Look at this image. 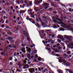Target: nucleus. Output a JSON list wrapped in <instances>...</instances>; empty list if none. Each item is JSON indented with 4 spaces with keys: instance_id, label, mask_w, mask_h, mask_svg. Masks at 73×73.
<instances>
[{
    "instance_id": "20e7f679",
    "label": "nucleus",
    "mask_w": 73,
    "mask_h": 73,
    "mask_svg": "<svg viewBox=\"0 0 73 73\" xmlns=\"http://www.w3.org/2000/svg\"><path fill=\"white\" fill-rule=\"evenodd\" d=\"M34 72H35V69L34 68H31V69L29 70V72L31 73H33Z\"/></svg>"
},
{
    "instance_id": "2eb2a0df",
    "label": "nucleus",
    "mask_w": 73,
    "mask_h": 73,
    "mask_svg": "<svg viewBox=\"0 0 73 73\" xmlns=\"http://www.w3.org/2000/svg\"><path fill=\"white\" fill-rule=\"evenodd\" d=\"M12 39H13V38L12 37H11L9 36L8 37V40H12Z\"/></svg>"
},
{
    "instance_id": "2f4dec72",
    "label": "nucleus",
    "mask_w": 73,
    "mask_h": 73,
    "mask_svg": "<svg viewBox=\"0 0 73 73\" xmlns=\"http://www.w3.org/2000/svg\"><path fill=\"white\" fill-rule=\"evenodd\" d=\"M5 27V26H4V25H1V27L2 28H4V27Z\"/></svg>"
},
{
    "instance_id": "13d9d810",
    "label": "nucleus",
    "mask_w": 73,
    "mask_h": 73,
    "mask_svg": "<svg viewBox=\"0 0 73 73\" xmlns=\"http://www.w3.org/2000/svg\"><path fill=\"white\" fill-rule=\"evenodd\" d=\"M12 60H13V58L11 57L10 58L9 60H10V61Z\"/></svg>"
},
{
    "instance_id": "864d4df0",
    "label": "nucleus",
    "mask_w": 73,
    "mask_h": 73,
    "mask_svg": "<svg viewBox=\"0 0 73 73\" xmlns=\"http://www.w3.org/2000/svg\"><path fill=\"white\" fill-rule=\"evenodd\" d=\"M53 13H54V14H56V13H57V11H53Z\"/></svg>"
},
{
    "instance_id": "a18cd8bd",
    "label": "nucleus",
    "mask_w": 73,
    "mask_h": 73,
    "mask_svg": "<svg viewBox=\"0 0 73 73\" xmlns=\"http://www.w3.org/2000/svg\"><path fill=\"white\" fill-rule=\"evenodd\" d=\"M42 23V26H44V25H45V23H44L43 22Z\"/></svg>"
},
{
    "instance_id": "4c0bfd02",
    "label": "nucleus",
    "mask_w": 73,
    "mask_h": 73,
    "mask_svg": "<svg viewBox=\"0 0 73 73\" xmlns=\"http://www.w3.org/2000/svg\"><path fill=\"white\" fill-rule=\"evenodd\" d=\"M28 52L29 53H31V50H28Z\"/></svg>"
},
{
    "instance_id": "473e14b6",
    "label": "nucleus",
    "mask_w": 73,
    "mask_h": 73,
    "mask_svg": "<svg viewBox=\"0 0 73 73\" xmlns=\"http://www.w3.org/2000/svg\"><path fill=\"white\" fill-rule=\"evenodd\" d=\"M40 32L42 33V35H43L44 33V30L40 31Z\"/></svg>"
},
{
    "instance_id": "c85d7f7f",
    "label": "nucleus",
    "mask_w": 73,
    "mask_h": 73,
    "mask_svg": "<svg viewBox=\"0 0 73 73\" xmlns=\"http://www.w3.org/2000/svg\"><path fill=\"white\" fill-rule=\"evenodd\" d=\"M58 21H59L61 23L62 22V20L61 19H59V20H58Z\"/></svg>"
},
{
    "instance_id": "b1692460",
    "label": "nucleus",
    "mask_w": 73,
    "mask_h": 73,
    "mask_svg": "<svg viewBox=\"0 0 73 73\" xmlns=\"http://www.w3.org/2000/svg\"><path fill=\"white\" fill-rule=\"evenodd\" d=\"M31 22L33 24H35V21H34V20H32V21H31Z\"/></svg>"
},
{
    "instance_id": "680f3d73",
    "label": "nucleus",
    "mask_w": 73,
    "mask_h": 73,
    "mask_svg": "<svg viewBox=\"0 0 73 73\" xmlns=\"http://www.w3.org/2000/svg\"><path fill=\"white\" fill-rule=\"evenodd\" d=\"M21 50L22 51V52H23V53H25V52H26V51H24V50Z\"/></svg>"
},
{
    "instance_id": "9d476101",
    "label": "nucleus",
    "mask_w": 73,
    "mask_h": 73,
    "mask_svg": "<svg viewBox=\"0 0 73 73\" xmlns=\"http://www.w3.org/2000/svg\"><path fill=\"white\" fill-rule=\"evenodd\" d=\"M6 11L8 13L10 11V8L9 7H7L6 9Z\"/></svg>"
},
{
    "instance_id": "0e129e2a",
    "label": "nucleus",
    "mask_w": 73,
    "mask_h": 73,
    "mask_svg": "<svg viewBox=\"0 0 73 73\" xmlns=\"http://www.w3.org/2000/svg\"><path fill=\"white\" fill-rule=\"evenodd\" d=\"M14 41H12L11 43L12 45H13V44H14Z\"/></svg>"
},
{
    "instance_id": "72a5a7b5",
    "label": "nucleus",
    "mask_w": 73,
    "mask_h": 73,
    "mask_svg": "<svg viewBox=\"0 0 73 73\" xmlns=\"http://www.w3.org/2000/svg\"><path fill=\"white\" fill-rule=\"evenodd\" d=\"M68 72L69 73H73V71L71 70H70L68 71Z\"/></svg>"
},
{
    "instance_id": "603ef678",
    "label": "nucleus",
    "mask_w": 73,
    "mask_h": 73,
    "mask_svg": "<svg viewBox=\"0 0 73 73\" xmlns=\"http://www.w3.org/2000/svg\"><path fill=\"white\" fill-rule=\"evenodd\" d=\"M36 21H37V22H39V21H39V20H38V19H36Z\"/></svg>"
},
{
    "instance_id": "e2e57ef3",
    "label": "nucleus",
    "mask_w": 73,
    "mask_h": 73,
    "mask_svg": "<svg viewBox=\"0 0 73 73\" xmlns=\"http://www.w3.org/2000/svg\"><path fill=\"white\" fill-rule=\"evenodd\" d=\"M6 42H7V44H9V42L8 40H7L6 41Z\"/></svg>"
},
{
    "instance_id": "09e8293b",
    "label": "nucleus",
    "mask_w": 73,
    "mask_h": 73,
    "mask_svg": "<svg viewBox=\"0 0 73 73\" xmlns=\"http://www.w3.org/2000/svg\"><path fill=\"white\" fill-rule=\"evenodd\" d=\"M57 72L58 73H61V70H58Z\"/></svg>"
},
{
    "instance_id": "a211bd4d",
    "label": "nucleus",
    "mask_w": 73,
    "mask_h": 73,
    "mask_svg": "<svg viewBox=\"0 0 73 73\" xmlns=\"http://www.w3.org/2000/svg\"><path fill=\"white\" fill-rule=\"evenodd\" d=\"M53 28H57V25H53Z\"/></svg>"
},
{
    "instance_id": "5701e85b",
    "label": "nucleus",
    "mask_w": 73,
    "mask_h": 73,
    "mask_svg": "<svg viewBox=\"0 0 73 73\" xmlns=\"http://www.w3.org/2000/svg\"><path fill=\"white\" fill-rule=\"evenodd\" d=\"M29 11H30V12H32V11H33L31 9H29L28 11L27 12H28L29 13Z\"/></svg>"
},
{
    "instance_id": "aec40b11",
    "label": "nucleus",
    "mask_w": 73,
    "mask_h": 73,
    "mask_svg": "<svg viewBox=\"0 0 73 73\" xmlns=\"http://www.w3.org/2000/svg\"><path fill=\"white\" fill-rule=\"evenodd\" d=\"M37 50H35L33 51V52L34 53H35V54H36V53H37Z\"/></svg>"
},
{
    "instance_id": "412c9836",
    "label": "nucleus",
    "mask_w": 73,
    "mask_h": 73,
    "mask_svg": "<svg viewBox=\"0 0 73 73\" xmlns=\"http://www.w3.org/2000/svg\"><path fill=\"white\" fill-rule=\"evenodd\" d=\"M29 15H31V16H32V15H34L31 12L30 13L29 12Z\"/></svg>"
},
{
    "instance_id": "69168bd1",
    "label": "nucleus",
    "mask_w": 73,
    "mask_h": 73,
    "mask_svg": "<svg viewBox=\"0 0 73 73\" xmlns=\"http://www.w3.org/2000/svg\"><path fill=\"white\" fill-rule=\"evenodd\" d=\"M44 70H45L46 72V71H48V69L47 68H45L44 69Z\"/></svg>"
},
{
    "instance_id": "9b49d317",
    "label": "nucleus",
    "mask_w": 73,
    "mask_h": 73,
    "mask_svg": "<svg viewBox=\"0 0 73 73\" xmlns=\"http://www.w3.org/2000/svg\"><path fill=\"white\" fill-rule=\"evenodd\" d=\"M43 43L44 44V45H46V44H48V41H45L44 40H42V41Z\"/></svg>"
},
{
    "instance_id": "5fc2aeb1",
    "label": "nucleus",
    "mask_w": 73,
    "mask_h": 73,
    "mask_svg": "<svg viewBox=\"0 0 73 73\" xmlns=\"http://www.w3.org/2000/svg\"><path fill=\"white\" fill-rule=\"evenodd\" d=\"M17 71L18 72H21V71H20V70H19V69H17Z\"/></svg>"
},
{
    "instance_id": "a878e982",
    "label": "nucleus",
    "mask_w": 73,
    "mask_h": 73,
    "mask_svg": "<svg viewBox=\"0 0 73 73\" xmlns=\"http://www.w3.org/2000/svg\"><path fill=\"white\" fill-rule=\"evenodd\" d=\"M58 62H60V63L62 62V60L61 59H60L58 60Z\"/></svg>"
},
{
    "instance_id": "0eeeda50",
    "label": "nucleus",
    "mask_w": 73,
    "mask_h": 73,
    "mask_svg": "<svg viewBox=\"0 0 73 73\" xmlns=\"http://www.w3.org/2000/svg\"><path fill=\"white\" fill-rule=\"evenodd\" d=\"M38 61H44V59H42L41 57H38Z\"/></svg>"
},
{
    "instance_id": "bf43d9fd",
    "label": "nucleus",
    "mask_w": 73,
    "mask_h": 73,
    "mask_svg": "<svg viewBox=\"0 0 73 73\" xmlns=\"http://www.w3.org/2000/svg\"><path fill=\"white\" fill-rule=\"evenodd\" d=\"M48 51H49L50 52H51V50H50V48H48Z\"/></svg>"
},
{
    "instance_id": "7ed1b4c3",
    "label": "nucleus",
    "mask_w": 73,
    "mask_h": 73,
    "mask_svg": "<svg viewBox=\"0 0 73 73\" xmlns=\"http://www.w3.org/2000/svg\"><path fill=\"white\" fill-rule=\"evenodd\" d=\"M64 37L65 38H66L68 39V40H69L70 41H71V40H72V39L69 38V37H72V36H68H68L66 35H65Z\"/></svg>"
},
{
    "instance_id": "f3484780",
    "label": "nucleus",
    "mask_w": 73,
    "mask_h": 73,
    "mask_svg": "<svg viewBox=\"0 0 73 73\" xmlns=\"http://www.w3.org/2000/svg\"><path fill=\"white\" fill-rule=\"evenodd\" d=\"M48 42L49 43H50V42L52 41V39H48Z\"/></svg>"
},
{
    "instance_id": "bb28decb",
    "label": "nucleus",
    "mask_w": 73,
    "mask_h": 73,
    "mask_svg": "<svg viewBox=\"0 0 73 73\" xmlns=\"http://www.w3.org/2000/svg\"><path fill=\"white\" fill-rule=\"evenodd\" d=\"M62 62H63V64H65L66 63V61L65 60H63Z\"/></svg>"
},
{
    "instance_id": "c9c22d12",
    "label": "nucleus",
    "mask_w": 73,
    "mask_h": 73,
    "mask_svg": "<svg viewBox=\"0 0 73 73\" xmlns=\"http://www.w3.org/2000/svg\"><path fill=\"white\" fill-rule=\"evenodd\" d=\"M1 53L2 56H3V54H4V53H5V52H1Z\"/></svg>"
},
{
    "instance_id": "1a4fd4ad",
    "label": "nucleus",
    "mask_w": 73,
    "mask_h": 73,
    "mask_svg": "<svg viewBox=\"0 0 73 73\" xmlns=\"http://www.w3.org/2000/svg\"><path fill=\"white\" fill-rule=\"evenodd\" d=\"M32 2H30L29 3V5L28 4H27V5L28 7H31L32 6Z\"/></svg>"
},
{
    "instance_id": "cd10ccee",
    "label": "nucleus",
    "mask_w": 73,
    "mask_h": 73,
    "mask_svg": "<svg viewBox=\"0 0 73 73\" xmlns=\"http://www.w3.org/2000/svg\"><path fill=\"white\" fill-rule=\"evenodd\" d=\"M25 47H23V48H22L21 50H24L25 51Z\"/></svg>"
},
{
    "instance_id": "c03bdc74",
    "label": "nucleus",
    "mask_w": 73,
    "mask_h": 73,
    "mask_svg": "<svg viewBox=\"0 0 73 73\" xmlns=\"http://www.w3.org/2000/svg\"><path fill=\"white\" fill-rule=\"evenodd\" d=\"M69 11L70 12H72V9H71V8H69Z\"/></svg>"
},
{
    "instance_id": "052dcab7",
    "label": "nucleus",
    "mask_w": 73,
    "mask_h": 73,
    "mask_svg": "<svg viewBox=\"0 0 73 73\" xmlns=\"http://www.w3.org/2000/svg\"><path fill=\"white\" fill-rule=\"evenodd\" d=\"M56 44H55L53 46V48H56Z\"/></svg>"
},
{
    "instance_id": "7c9ffc66",
    "label": "nucleus",
    "mask_w": 73,
    "mask_h": 73,
    "mask_svg": "<svg viewBox=\"0 0 73 73\" xmlns=\"http://www.w3.org/2000/svg\"><path fill=\"white\" fill-rule=\"evenodd\" d=\"M7 33H8V34H9V35H11V32H10L9 31H8V32Z\"/></svg>"
},
{
    "instance_id": "f03ea898",
    "label": "nucleus",
    "mask_w": 73,
    "mask_h": 73,
    "mask_svg": "<svg viewBox=\"0 0 73 73\" xmlns=\"http://www.w3.org/2000/svg\"><path fill=\"white\" fill-rule=\"evenodd\" d=\"M42 5L43 7H47L49 5V4L45 3L42 4Z\"/></svg>"
},
{
    "instance_id": "39448f33",
    "label": "nucleus",
    "mask_w": 73,
    "mask_h": 73,
    "mask_svg": "<svg viewBox=\"0 0 73 73\" xmlns=\"http://www.w3.org/2000/svg\"><path fill=\"white\" fill-rule=\"evenodd\" d=\"M23 34L25 35L26 36V37H28L29 36L28 34L27 33H26L25 32V30H24L23 31Z\"/></svg>"
},
{
    "instance_id": "393cba45",
    "label": "nucleus",
    "mask_w": 73,
    "mask_h": 73,
    "mask_svg": "<svg viewBox=\"0 0 73 73\" xmlns=\"http://www.w3.org/2000/svg\"><path fill=\"white\" fill-rule=\"evenodd\" d=\"M8 19V17H6L5 16H3V19Z\"/></svg>"
},
{
    "instance_id": "58836bf2",
    "label": "nucleus",
    "mask_w": 73,
    "mask_h": 73,
    "mask_svg": "<svg viewBox=\"0 0 73 73\" xmlns=\"http://www.w3.org/2000/svg\"><path fill=\"white\" fill-rule=\"evenodd\" d=\"M34 62H38V61H37L36 59H34Z\"/></svg>"
},
{
    "instance_id": "4d7b16f0",
    "label": "nucleus",
    "mask_w": 73,
    "mask_h": 73,
    "mask_svg": "<svg viewBox=\"0 0 73 73\" xmlns=\"http://www.w3.org/2000/svg\"><path fill=\"white\" fill-rule=\"evenodd\" d=\"M38 70L39 71H41V68H38Z\"/></svg>"
},
{
    "instance_id": "49530a36",
    "label": "nucleus",
    "mask_w": 73,
    "mask_h": 73,
    "mask_svg": "<svg viewBox=\"0 0 73 73\" xmlns=\"http://www.w3.org/2000/svg\"><path fill=\"white\" fill-rule=\"evenodd\" d=\"M30 17H32L33 18V17H35V15H31V16H30Z\"/></svg>"
},
{
    "instance_id": "6e6552de",
    "label": "nucleus",
    "mask_w": 73,
    "mask_h": 73,
    "mask_svg": "<svg viewBox=\"0 0 73 73\" xmlns=\"http://www.w3.org/2000/svg\"><path fill=\"white\" fill-rule=\"evenodd\" d=\"M25 12H26V11L25 10H21V11H20L19 13H24Z\"/></svg>"
},
{
    "instance_id": "dca6fc26",
    "label": "nucleus",
    "mask_w": 73,
    "mask_h": 73,
    "mask_svg": "<svg viewBox=\"0 0 73 73\" xmlns=\"http://www.w3.org/2000/svg\"><path fill=\"white\" fill-rule=\"evenodd\" d=\"M61 24L62 25H64V26H66V24L64 23H63L62 22L61 23Z\"/></svg>"
},
{
    "instance_id": "774afa93",
    "label": "nucleus",
    "mask_w": 73,
    "mask_h": 73,
    "mask_svg": "<svg viewBox=\"0 0 73 73\" xmlns=\"http://www.w3.org/2000/svg\"><path fill=\"white\" fill-rule=\"evenodd\" d=\"M55 4L53 3L52 4V7H55Z\"/></svg>"
},
{
    "instance_id": "ddd939ff",
    "label": "nucleus",
    "mask_w": 73,
    "mask_h": 73,
    "mask_svg": "<svg viewBox=\"0 0 73 73\" xmlns=\"http://www.w3.org/2000/svg\"><path fill=\"white\" fill-rule=\"evenodd\" d=\"M64 29L62 28H60L59 29V31H64Z\"/></svg>"
},
{
    "instance_id": "e433bc0d",
    "label": "nucleus",
    "mask_w": 73,
    "mask_h": 73,
    "mask_svg": "<svg viewBox=\"0 0 73 73\" xmlns=\"http://www.w3.org/2000/svg\"><path fill=\"white\" fill-rule=\"evenodd\" d=\"M27 56L28 57H31V54H27Z\"/></svg>"
},
{
    "instance_id": "338daca9",
    "label": "nucleus",
    "mask_w": 73,
    "mask_h": 73,
    "mask_svg": "<svg viewBox=\"0 0 73 73\" xmlns=\"http://www.w3.org/2000/svg\"><path fill=\"white\" fill-rule=\"evenodd\" d=\"M17 19L18 20H19L20 19V18L19 17H17Z\"/></svg>"
},
{
    "instance_id": "37998d69",
    "label": "nucleus",
    "mask_w": 73,
    "mask_h": 73,
    "mask_svg": "<svg viewBox=\"0 0 73 73\" xmlns=\"http://www.w3.org/2000/svg\"><path fill=\"white\" fill-rule=\"evenodd\" d=\"M29 17H27L26 18V19H27V20H29Z\"/></svg>"
},
{
    "instance_id": "f704fd0d",
    "label": "nucleus",
    "mask_w": 73,
    "mask_h": 73,
    "mask_svg": "<svg viewBox=\"0 0 73 73\" xmlns=\"http://www.w3.org/2000/svg\"><path fill=\"white\" fill-rule=\"evenodd\" d=\"M57 40L58 41V42L59 43H60V42H61V40H59V39H57Z\"/></svg>"
},
{
    "instance_id": "8fccbe9b",
    "label": "nucleus",
    "mask_w": 73,
    "mask_h": 73,
    "mask_svg": "<svg viewBox=\"0 0 73 73\" xmlns=\"http://www.w3.org/2000/svg\"><path fill=\"white\" fill-rule=\"evenodd\" d=\"M39 19L40 21V22H41L42 23L43 22L42 21V20H41V18H39Z\"/></svg>"
},
{
    "instance_id": "c756f323",
    "label": "nucleus",
    "mask_w": 73,
    "mask_h": 73,
    "mask_svg": "<svg viewBox=\"0 0 73 73\" xmlns=\"http://www.w3.org/2000/svg\"><path fill=\"white\" fill-rule=\"evenodd\" d=\"M68 56V55L66 54H63V56L64 57H66V56Z\"/></svg>"
},
{
    "instance_id": "a19ab883",
    "label": "nucleus",
    "mask_w": 73,
    "mask_h": 73,
    "mask_svg": "<svg viewBox=\"0 0 73 73\" xmlns=\"http://www.w3.org/2000/svg\"><path fill=\"white\" fill-rule=\"evenodd\" d=\"M59 39H61V40H65V39H63L62 38H60V37H58Z\"/></svg>"
},
{
    "instance_id": "f257e3e1",
    "label": "nucleus",
    "mask_w": 73,
    "mask_h": 73,
    "mask_svg": "<svg viewBox=\"0 0 73 73\" xmlns=\"http://www.w3.org/2000/svg\"><path fill=\"white\" fill-rule=\"evenodd\" d=\"M42 0H35L34 1V4L36 5H39L40 3H42Z\"/></svg>"
},
{
    "instance_id": "f8f14e48",
    "label": "nucleus",
    "mask_w": 73,
    "mask_h": 73,
    "mask_svg": "<svg viewBox=\"0 0 73 73\" xmlns=\"http://www.w3.org/2000/svg\"><path fill=\"white\" fill-rule=\"evenodd\" d=\"M70 64L71 63L70 62V63L68 62L67 64H66L65 65L66 66H70Z\"/></svg>"
},
{
    "instance_id": "79ce46f5",
    "label": "nucleus",
    "mask_w": 73,
    "mask_h": 73,
    "mask_svg": "<svg viewBox=\"0 0 73 73\" xmlns=\"http://www.w3.org/2000/svg\"><path fill=\"white\" fill-rule=\"evenodd\" d=\"M8 46H9V48H12V45L9 44L8 45Z\"/></svg>"
},
{
    "instance_id": "ea45409f",
    "label": "nucleus",
    "mask_w": 73,
    "mask_h": 73,
    "mask_svg": "<svg viewBox=\"0 0 73 73\" xmlns=\"http://www.w3.org/2000/svg\"><path fill=\"white\" fill-rule=\"evenodd\" d=\"M72 55H67V56L69 58H70V57H72Z\"/></svg>"
},
{
    "instance_id": "6ab92c4d",
    "label": "nucleus",
    "mask_w": 73,
    "mask_h": 73,
    "mask_svg": "<svg viewBox=\"0 0 73 73\" xmlns=\"http://www.w3.org/2000/svg\"><path fill=\"white\" fill-rule=\"evenodd\" d=\"M36 26H37L38 28H40V25L38 23H37Z\"/></svg>"
},
{
    "instance_id": "de8ad7c7",
    "label": "nucleus",
    "mask_w": 73,
    "mask_h": 73,
    "mask_svg": "<svg viewBox=\"0 0 73 73\" xmlns=\"http://www.w3.org/2000/svg\"><path fill=\"white\" fill-rule=\"evenodd\" d=\"M42 18L43 19H47V17L44 16H42Z\"/></svg>"
},
{
    "instance_id": "423d86ee",
    "label": "nucleus",
    "mask_w": 73,
    "mask_h": 73,
    "mask_svg": "<svg viewBox=\"0 0 73 73\" xmlns=\"http://www.w3.org/2000/svg\"><path fill=\"white\" fill-rule=\"evenodd\" d=\"M24 69H25L27 68H29V65L28 64H26L24 66Z\"/></svg>"
},
{
    "instance_id": "6e6d98bb",
    "label": "nucleus",
    "mask_w": 73,
    "mask_h": 73,
    "mask_svg": "<svg viewBox=\"0 0 73 73\" xmlns=\"http://www.w3.org/2000/svg\"><path fill=\"white\" fill-rule=\"evenodd\" d=\"M27 39L28 41H30V39L29 38V37H27Z\"/></svg>"
},
{
    "instance_id": "3c124183",
    "label": "nucleus",
    "mask_w": 73,
    "mask_h": 73,
    "mask_svg": "<svg viewBox=\"0 0 73 73\" xmlns=\"http://www.w3.org/2000/svg\"><path fill=\"white\" fill-rule=\"evenodd\" d=\"M46 46H47V47H49V46H50V45H49V44H47L46 45Z\"/></svg>"
},
{
    "instance_id": "4be33fe9",
    "label": "nucleus",
    "mask_w": 73,
    "mask_h": 73,
    "mask_svg": "<svg viewBox=\"0 0 73 73\" xmlns=\"http://www.w3.org/2000/svg\"><path fill=\"white\" fill-rule=\"evenodd\" d=\"M63 37V36H62L60 35H58V38H59L58 37Z\"/></svg>"
},
{
    "instance_id": "4468645a",
    "label": "nucleus",
    "mask_w": 73,
    "mask_h": 73,
    "mask_svg": "<svg viewBox=\"0 0 73 73\" xmlns=\"http://www.w3.org/2000/svg\"><path fill=\"white\" fill-rule=\"evenodd\" d=\"M66 53L67 54H71V52L69 51H68L66 52Z\"/></svg>"
}]
</instances>
